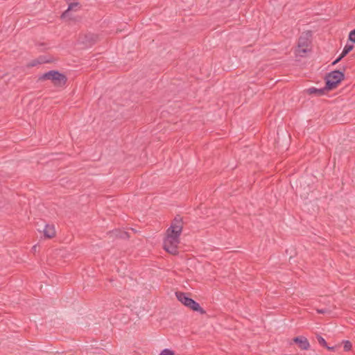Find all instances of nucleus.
Returning a JSON list of instances; mask_svg holds the SVG:
<instances>
[{"instance_id": "5", "label": "nucleus", "mask_w": 355, "mask_h": 355, "mask_svg": "<svg viewBox=\"0 0 355 355\" xmlns=\"http://www.w3.org/2000/svg\"><path fill=\"white\" fill-rule=\"evenodd\" d=\"M99 41V35L93 33H88L80 35L79 42L84 45L85 48L92 47Z\"/></svg>"}, {"instance_id": "13", "label": "nucleus", "mask_w": 355, "mask_h": 355, "mask_svg": "<svg viewBox=\"0 0 355 355\" xmlns=\"http://www.w3.org/2000/svg\"><path fill=\"white\" fill-rule=\"evenodd\" d=\"M316 339L318 342V343L324 347H326L327 345V343L326 342V340H324V338L323 337H322L320 334H316Z\"/></svg>"}, {"instance_id": "4", "label": "nucleus", "mask_w": 355, "mask_h": 355, "mask_svg": "<svg viewBox=\"0 0 355 355\" xmlns=\"http://www.w3.org/2000/svg\"><path fill=\"white\" fill-rule=\"evenodd\" d=\"M177 299L185 306L189 308L193 311L198 312L203 315L206 313V311L202 309L200 305L192 298L189 297L187 293L180 291L175 292Z\"/></svg>"}, {"instance_id": "6", "label": "nucleus", "mask_w": 355, "mask_h": 355, "mask_svg": "<svg viewBox=\"0 0 355 355\" xmlns=\"http://www.w3.org/2000/svg\"><path fill=\"white\" fill-rule=\"evenodd\" d=\"M311 43V41L309 40V38L306 36L302 35L298 39L297 42V53L301 56V53H305L307 52L308 47Z\"/></svg>"}, {"instance_id": "1", "label": "nucleus", "mask_w": 355, "mask_h": 355, "mask_svg": "<svg viewBox=\"0 0 355 355\" xmlns=\"http://www.w3.org/2000/svg\"><path fill=\"white\" fill-rule=\"evenodd\" d=\"M183 218L176 215L166 230V236L163 242L164 249L168 253L175 255L178 254V245L180 243V236L183 228Z\"/></svg>"}, {"instance_id": "15", "label": "nucleus", "mask_w": 355, "mask_h": 355, "mask_svg": "<svg viewBox=\"0 0 355 355\" xmlns=\"http://www.w3.org/2000/svg\"><path fill=\"white\" fill-rule=\"evenodd\" d=\"M175 352L169 349H163L159 355H174Z\"/></svg>"}, {"instance_id": "11", "label": "nucleus", "mask_w": 355, "mask_h": 355, "mask_svg": "<svg viewBox=\"0 0 355 355\" xmlns=\"http://www.w3.org/2000/svg\"><path fill=\"white\" fill-rule=\"evenodd\" d=\"M81 5L78 2H73L69 4L68 9L64 12L62 15V17H64L69 11L70 10H77L78 9L80 8Z\"/></svg>"}, {"instance_id": "2", "label": "nucleus", "mask_w": 355, "mask_h": 355, "mask_svg": "<svg viewBox=\"0 0 355 355\" xmlns=\"http://www.w3.org/2000/svg\"><path fill=\"white\" fill-rule=\"evenodd\" d=\"M46 80H51L56 87H62L66 85L68 79L65 74L57 70H51L38 78L39 81Z\"/></svg>"}, {"instance_id": "3", "label": "nucleus", "mask_w": 355, "mask_h": 355, "mask_svg": "<svg viewBox=\"0 0 355 355\" xmlns=\"http://www.w3.org/2000/svg\"><path fill=\"white\" fill-rule=\"evenodd\" d=\"M345 67H343V71L334 70L327 73L324 78L326 89H329L330 91L336 89L345 79Z\"/></svg>"}, {"instance_id": "16", "label": "nucleus", "mask_w": 355, "mask_h": 355, "mask_svg": "<svg viewBox=\"0 0 355 355\" xmlns=\"http://www.w3.org/2000/svg\"><path fill=\"white\" fill-rule=\"evenodd\" d=\"M349 40L355 44V28L349 32Z\"/></svg>"}, {"instance_id": "20", "label": "nucleus", "mask_w": 355, "mask_h": 355, "mask_svg": "<svg viewBox=\"0 0 355 355\" xmlns=\"http://www.w3.org/2000/svg\"><path fill=\"white\" fill-rule=\"evenodd\" d=\"M35 63L31 64V66H32V67H33V66H35Z\"/></svg>"}, {"instance_id": "7", "label": "nucleus", "mask_w": 355, "mask_h": 355, "mask_svg": "<svg viewBox=\"0 0 355 355\" xmlns=\"http://www.w3.org/2000/svg\"><path fill=\"white\" fill-rule=\"evenodd\" d=\"M293 340L302 350H308L310 347L309 342L304 336L295 337Z\"/></svg>"}, {"instance_id": "12", "label": "nucleus", "mask_w": 355, "mask_h": 355, "mask_svg": "<svg viewBox=\"0 0 355 355\" xmlns=\"http://www.w3.org/2000/svg\"><path fill=\"white\" fill-rule=\"evenodd\" d=\"M354 49V45L353 44H347L343 50V52L341 53L343 54V56H346L351 51H352V49Z\"/></svg>"}, {"instance_id": "10", "label": "nucleus", "mask_w": 355, "mask_h": 355, "mask_svg": "<svg viewBox=\"0 0 355 355\" xmlns=\"http://www.w3.org/2000/svg\"><path fill=\"white\" fill-rule=\"evenodd\" d=\"M108 234L112 237L120 238V239H127L129 236L128 233L127 232L121 231L119 230H115L109 232Z\"/></svg>"}, {"instance_id": "9", "label": "nucleus", "mask_w": 355, "mask_h": 355, "mask_svg": "<svg viewBox=\"0 0 355 355\" xmlns=\"http://www.w3.org/2000/svg\"><path fill=\"white\" fill-rule=\"evenodd\" d=\"M43 232L46 239H52L55 236V230L53 225L46 224Z\"/></svg>"}, {"instance_id": "18", "label": "nucleus", "mask_w": 355, "mask_h": 355, "mask_svg": "<svg viewBox=\"0 0 355 355\" xmlns=\"http://www.w3.org/2000/svg\"><path fill=\"white\" fill-rule=\"evenodd\" d=\"M317 312L318 313L323 314V313H329V310H328L327 309H317Z\"/></svg>"}, {"instance_id": "19", "label": "nucleus", "mask_w": 355, "mask_h": 355, "mask_svg": "<svg viewBox=\"0 0 355 355\" xmlns=\"http://www.w3.org/2000/svg\"><path fill=\"white\" fill-rule=\"evenodd\" d=\"M325 348H327L329 351L334 352V351H335L336 347V346L335 347H329V346L327 345V347Z\"/></svg>"}, {"instance_id": "8", "label": "nucleus", "mask_w": 355, "mask_h": 355, "mask_svg": "<svg viewBox=\"0 0 355 355\" xmlns=\"http://www.w3.org/2000/svg\"><path fill=\"white\" fill-rule=\"evenodd\" d=\"M330 91L329 89H326V85L323 88L317 89L315 87H310L306 89V93L310 95H315L317 96H321Z\"/></svg>"}, {"instance_id": "14", "label": "nucleus", "mask_w": 355, "mask_h": 355, "mask_svg": "<svg viewBox=\"0 0 355 355\" xmlns=\"http://www.w3.org/2000/svg\"><path fill=\"white\" fill-rule=\"evenodd\" d=\"M343 349H344V351L345 352H349L352 349V344L350 341L349 340H344L343 342Z\"/></svg>"}, {"instance_id": "17", "label": "nucleus", "mask_w": 355, "mask_h": 355, "mask_svg": "<svg viewBox=\"0 0 355 355\" xmlns=\"http://www.w3.org/2000/svg\"><path fill=\"white\" fill-rule=\"evenodd\" d=\"M345 56H343V54L341 53L333 62L332 65H335L337 63H338Z\"/></svg>"}]
</instances>
